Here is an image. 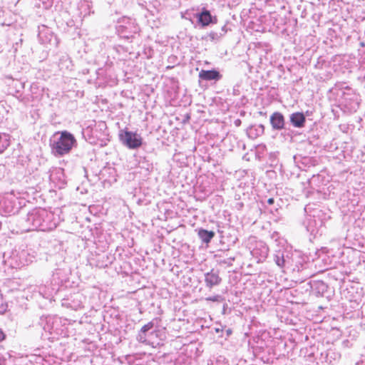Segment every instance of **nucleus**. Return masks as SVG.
I'll return each instance as SVG.
<instances>
[{
    "instance_id": "f257e3e1",
    "label": "nucleus",
    "mask_w": 365,
    "mask_h": 365,
    "mask_svg": "<svg viewBox=\"0 0 365 365\" xmlns=\"http://www.w3.org/2000/svg\"><path fill=\"white\" fill-rule=\"evenodd\" d=\"M60 133L61 136L58 140L53 145V149L58 155H63L72 149L76 139L71 133L67 131H62Z\"/></svg>"
},
{
    "instance_id": "f03ea898",
    "label": "nucleus",
    "mask_w": 365,
    "mask_h": 365,
    "mask_svg": "<svg viewBox=\"0 0 365 365\" xmlns=\"http://www.w3.org/2000/svg\"><path fill=\"white\" fill-rule=\"evenodd\" d=\"M119 140L123 145L133 150L138 149L143 143V139L140 134L130 131L127 128L120 130Z\"/></svg>"
},
{
    "instance_id": "7ed1b4c3",
    "label": "nucleus",
    "mask_w": 365,
    "mask_h": 365,
    "mask_svg": "<svg viewBox=\"0 0 365 365\" xmlns=\"http://www.w3.org/2000/svg\"><path fill=\"white\" fill-rule=\"evenodd\" d=\"M270 123L275 130H282L284 126V118L283 115L279 112H274L270 116Z\"/></svg>"
},
{
    "instance_id": "20e7f679",
    "label": "nucleus",
    "mask_w": 365,
    "mask_h": 365,
    "mask_svg": "<svg viewBox=\"0 0 365 365\" xmlns=\"http://www.w3.org/2000/svg\"><path fill=\"white\" fill-rule=\"evenodd\" d=\"M290 121L294 127L302 128L304 125L306 118L302 113H294L290 116Z\"/></svg>"
},
{
    "instance_id": "39448f33",
    "label": "nucleus",
    "mask_w": 365,
    "mask_h": 365,
    "mask_svg": "<svg viewBox=\"0 0 365 365\" xmlns=\"http://www.w3.org/2000/svg\"><path fill=\"white\" fill-rule=\"evenodd\" d=\"M199 77L202 80L206 81H211V80H219L221 77L220 73L215 70H210V71H205L202 70L199 73Z\"/></svg>"
},
{
    "instance_id": "423d86ee",
    "label": "nucleus",
    "mask_w": 365,
    "mask_h": 365,
    "mask_svg": "<svg viewBox=\"0 0 365 365\" xmlns=\"http://www.w3.org/2000/svg\"><path fill=\"white\" fill-rule=\"evenodd\" d=\"M220 281H221V279L219 277V275L217 273L213 272L212 271H211L210 272H208L205 275V282H206L207 285H208L210 287H212V286L218 284L220 282Z\"/></svg>"
},
{
    "instance_id": "0eeeda50",
    "label": "nucleus",
    "mask_w": 365,
    "mask_h": 365,
    "mask_svg": "<svg viewBox=\"0 0 365 365\" xmlns=\"http://www.w3.org/2000/svg\"><path fill=\"white\" fill-rule=\"evenodd\" d=\"M198 21L202 26H207L212 22V16L207 10H204L199 14Z\"/></svg>"
},
{
    "instance_id": "6e6552de",
    "label": "nucleus",
    "mask_w": 365,
    "mask_h": 365,
    "mask_svg": "<svg viewBox=\"0 0 365 365\" xmlns=\"http://www.w3.org/2000/svg\"><path fill=\"white\" fill-rule=\"evenodd\" d=\"M215 233L213 231H208L207 230L200 229L198 231V236L203 242L209 243L215 237Z\"/></svg>"
},
{
    "instance_id": "1a4fd4ad",
    "label": "nucleus",
    "mask_w": 365,
    "mask_h": 365,
    "mask_svg": "<svg viewBox=\"0 0 365 365\" xmlns=\"http://www.w3.org/2000/svg\"><path fill=\"white\" fill-rule=\"evenodd\" d=\"M153 327V323L152 322H148L142 327L140 331L145 334L146 331H149Z\"/></svg>"
},
{
    "instance_id": "9d476101",
    "label": "nucleus",
    "mask_w": 365,
    "mask_h": 365,
    "mask_svg": "<svg viewBox=\"0 0 365 365\" xmlns=\"http://www.w3.org/2000/svg\"><path fill=\"white\" fill-rule=\"evenodd\" d=\"M5 339V334L0 329V342L4 340Z\"/></svg>"
},
{
    "instance_id": "9b49d317",
    "label": "nucleus",
    "mask_w": 365,
    "mask_h": 365,
    "mask_svg": "<svg viewBox=\"0 0 365 365\" xmlns=\"http://www.w3.org/2000/svg\"><path fill=\"white\" fill-rule=\"evenodd\" d=\"M274 202V198L271 197V198H269L268 200H267V203L269 205H273Z\"/></svg>"
},
{
    "instance_id": "f8f14e48",
    "label": "nucleus",
    "mask_w": 365,
    "mask_h": 365,
    "mask_svg": "<svg viewBox=\"0 0 365 365\" xmlns=\"http://www.w3.org/2000/svg\"><path fill=\"white\" fill-rule=\"evenodd\" d=\"M227 334H231V330H228V331H227Z\"/></svg>"
}]
</instances>
